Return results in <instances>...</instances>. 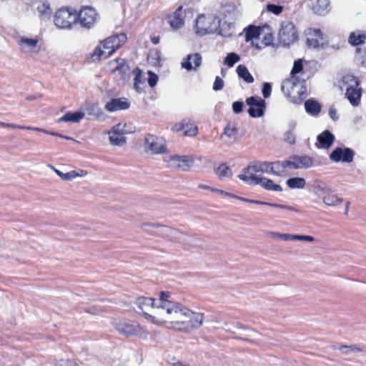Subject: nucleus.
Segmentation results:
<instances>
[{
  "label": "nucleus",
  "mask_w": 366,
  "mask_h": 366,
  "mask_svg": "<svg viewBox=\"0 0 366 366\" xmlns=\"http://www.w3.org/2000/svg\"><path fill=\"white\" fill-rule=\"evenodd\" d=\"M204 319L203 313L195 312L173 301L170 293L164 291L159 293V305L156 315L152 317L153 324L165 325L169 329L184 333L199 329Z\"/></svg>",
  "instance_id": "f257e3e1"
},
{
  "label": "nucleus",
  "mask_w": 366,
  "mask_h": 366,
  "mask_svg": "<svg viewBox=\"0 0 366 366\" xmlns=\"http://www.w3.org/2000/svg\"><path fill=\"white\" fill-rule=\"evenodd\" d=\"M111 324L116 332L124 337H139L146 339L148 336L147 329L137 321L126 318H114Z\"/></svg>",
  "instance_id": "f03ea898"
},
{
  "label": "nucleus",
  "mask_w": 366,
  "mask_h": 366,
  "mask_svg": "<svg viewBox=\"0 0 366 366\" xmlns=\"http://www.w3.org/2000/svg\"><path fill=\"white\" fill-rule=\"evenodd\" d=\"M220 24L221 19L215 14H199L195 20L194 31L197 35L200 36L212 33L222 35Z\"/></svg>",
  "instance_id": "7ed1b4c3"
},
{
  "label": "nucleus",
  "mask_w": 366,
  "mask_h": 366,
  "mask_svg": "<svg viewBox=\"0 0 366 366\" xmlns=\"http://www.w3.org/2000/svg\"><path fill=\"white\" fill-rule=\"evenodd\" d=\"M282 91L290 102L300 104L307 97V89L304 81L291 76L282 84Z\"/></svg>",
  "instance_id": "20e7f679"
},
{
  "label": "nucleus",
  "mask_w": 366,
  "mask_h": 366,
  "mask_svg": "<svg viewBox=\"0 0 366 366\" xmlns=\"http://www.w3.org/2000/svg\"><path fill=\"white\" fill-rule=\"evenodd\" d=\"M127 40L124 34L114 35L107 38L102 42L101 46H97L92 56L95 60L107 59L110 56Z\"/></svg>",
  "instance_id": "39448f33"
},
{
  "label": "nucleus",
  "mask_w": 366,
  "mask_h": 366,
  "mask_svg": "<svg viewBox=\"0 0 366 366\" xmlns=\"http://www.w3.org/2000/svg\"><path fill=\"white\" fill-rule=\"evenodd\" d=\"M141 228L149 234L167 237L174 241H179L181 235L183 234L182 232L174 228L159 224L143 223L141 224Z\"/></svg>",
  "instance_id": "423d86ee"
},
{
  "label": "nucleus",
  "mask_w": 366,
  "mask_h": 366,
  "mask_svg": "<svg viewBox=\"0 0 366 366\" xmlns=\"http://www.w3.org/2000/svg\"><path fill=\"white\" fill-rule=\"evenodd\" d=\"M271 169L272 167H270L269 162H254L248 165V167L238 175V177L249 184L254 181L253 179L262 178L257 174V173L270 174Z\"/></svg>",
  "instance_id": "0eeeda50"
},
{
  "label": "nucleus",
  "mask_w": 366,
  "mask_h": 366,
  "mask_svg": "<svg viewBox=\"0 0 366 366\" xmlns=\"http://www.w3.org/2000/svg\"><path fill=\"white\" fill-rule=\"evenodd\" d=\"M343 86L346 87V97L350 104L357 106L360 102L361 89L358 88L359 82L355 76L351 74L342 77Z\"/></svg>",
  "instance_id": "6e6552de"
},
{
  "label": "nucleus",
  "mask_w": 366,
  "mask_h": 366,
  "mask_svg": "<svg viewBox=\"0 0 366 366\" xmlns=\"http://www.w3.org/2000/svg\"><path fill=\"white\" fill-rule=\"evenodd\" d=\"M77 21V13L72 8L59 9L54 15V24L60 29H69Z\"/></svg>",
  "instance_id": "1a4fd4ad"
},
{
  "label": "nucleus",
  "mask_w": 366,
  "mask_h": 366,
  "mask_svg": "<svg viewBox=\"0 0 366 366\" xmlns=\"http://www.w3.org/2000/svg\"><path fill=\"white\" fill-rule=\"evenodd\" d=\"M278 36L280 43L283 46H290L298 39L297 31L294 24L289 21L282 23Z\"/></svg>",
  "instance_id": "9d476101"
},
{
  "label": "nucleus",
  "mask_w": 366,
  "mask_h": 366,
  "mask_svg": "<svg viewBox=\"0 0 366 366\" xmlns=\"http://www.w3.org/2000/svg\"><path fill=\"white\" fill-rule=\"evenodd\" d=\"M16 44L19 50L31 56H36L40 51L39 40L37 38H30L26 36L16 37Z\"/></svg>",
  "instance_id": "9b49d317"
},
{
  "label": "nucleus",
  "mask_w": 366,
  "mask_h": 366,
  "mask_svg": "<svg viewBox=\"0 0 366 366\" xmlns=\"http://www.w3.org/2000/svg\"><path fill=\"white\" fill-rule=\"evenodd\" d=\"M196 160L194 156H170L167 160V166L174 171H188L193 165Z\"/></svg>",
  "instance_id": "f8f14e48"
},
{
  "label": "nucleus",
  "mask_w": 366,
  "mask_h": 366,
  "mask_svg": "<svg viewBox=\"0 0 366 366\" xmlns=\"http://www.w3.org/2000/svg\"><path fill=\"white\" fill-rule=\"evenodd\" d=\"M134 304L137 307L138 310L143 313L144 317L148 321L152 322V317L156 315L157 308L159 305V301L157 304H155L154 300L152 298L139 297L135 300Z\"/></svg>",
  "instance_id": "ddd939ff"
},
{
  "label": "nucleus",
  "mask_w": 366,
  "mask_h": 366,
  "mask_svg": "<svg viewBox=\"0 0 366 366\" xmlns=\"http://www.w3.org/2000/svg\"><path fill=\"white\" fill-rule=\"evenodd\" d=\"M244 132L235 122H229L224 127L220 138L226 144H232L242 138Z\"/></svg>",
  "instance_id": "4468645a"
},
{
  "label": "nucleus",
  "mask_w": 366,
  "mask_h": 366,
  "mask_svg": "<svg viewBox=\"0 0 366 366\" xmlns=\"http://www.w3.org/2000/svg\"><path fill=\"white\" fill-rule=\"evenodd\" d=\"M99 15L96 10L89 6H84L77 14V20L80 24L86 28L92 27L98 21Z\"/></svg>",
  "instance_id": "2eb2a0df"
},
{
  "label": "nucleus",
  "mask_w": 366,
  "mask_h": 366,
  "mask_svg": "<svg viewBox=\"0 0 366 366\" xmlns=\"http://www.w3.org/2000/svg\"><path fill=\"white\" fill-rule=\"evenodd\" d=\"M246 103L249 106L248 114L250 117L257 118L264 115L266 103L260 97H250L246 99Z\"/></svg>",
  "instance_id": "dca6fc26"
},
{
  "label": "nucleus",
  "mask_w": 366,
  "mask_h": 366,
  "mask_svg": "<svg viewBox=\"0 0 366 366\" xmlns=\"http://www.w3.org/2000/svg\"><path fill=\"white\" fill-rule=\"evenodd\" d=\"M145 149L152 154H162L165 152V141L163 138L153 134L145 137Z\"/></svg>",
  "instance_id": "f3484780"
},
{
  "label": "nucleus",
  "mask_w": 366,
  "mask_h": 366,
  "mask_svg": "<svg viewBox=\"0 0 366 366\" xmlns=\"http://www.w3.org/2000/svg\"><path fill=\"white\" fill-rule=\"evenodd\" d=\"M354 157L355 152L348 147H336L330 154V159L334 162L350 163Z\"/></svg>",
  "instance_id": "a211bd4d"
},
{
  "label": "nucleus",
  "mask_w": 366,
  "mask_h": 366,
  "mask_svg": "<svg viewBox=\"0 0 366 366\" xmlns=\"http://www.w3.org/2000/svg\"><path fill=\"white\" fill-rule=\"evenodd\" d=\"M287 168L297 169H308L313 166L314 160L309 156H294L288 160H285Z\"/></svg>",
  "instance_id": "6ab92c4d"
},
{
  "label": "nucleus",
  "mask_w": 366,
  "mask_h": 366,
  "mask_svg": "<svg viewBox=\"0 0 366 366\" xmlns=\"http://www.w3.org/2000/svg\"><path fill=\"white\" fill-rule=\"evenodd\" d=\"M187 9H183L182 6H179L172 14L168 16V23L174 30H178L184 25V16Z\"/></svg>",
  "instance_id": "aec40b11"
},
{
  "label": "nucleus",
  "mask_w": 366,
  "mask_h": 366,
  "mask_svg": "<svg viewBox=\"0 0 366 366\" xmlns=\"http://www.w3.org/2000/svg\"><path fill=\"white\" fill-rule=\"evenodd\" d=\"M307 44L310 48H318L324 44V38L320 29H310L307 31Z\"/></svg>",
  "instance_id": "412c9836"
},
{
  "label": "nucleus",
  "mask_w": 366,
  "mask_h": 366,
  "mask_svg": "<svg viewBox=\"0 0 366 366\" xmlns=\"http://www.w3.org/2000/svg\"><path fill=\"white\" fill-rule=\"evenodd\" d=\"M202 56L199 53L188 54L182 59L181 66L187 71H197L202 64Z\"/></svg>",
  "instance_id": "4be33fe9"
},
{
  "label": "nucleus",
  "mask_w": 366,
  "mask_h": 366,
  "mask_svg": "<svg viewBox=\"0 0 366 366\" xmlns=\"http://www.w3.org/2000/svg\"><path fill=\"white\" fill-rule=\"evenodd\" d=\"M172 130L175 132L182 131L185 136L194 137L197 134V127L191 123L188 119H183L182 122L176 123Z\"/></svg>",
  "instance_id": "5701e85b"
},
{
  "label": "nucleus",
  "mask_w": 366,
  "mask_h": 366,
  "mask_svg": "<svg viewBox=\"0 0 366 366\" xmlns=\"http://www.w3.org/2000/svg\"><path fill=\"white\" fill-rule=\"evenodd\" d=\"M312 192L317 197L322 198L325 194L331 192L326 182L320 179H315L310 183Z\"/></svg>",
  "instance_id": "b1692460"
},
{
  "label": "nucleus",
  "mask_w": 366,
  "mask_h": 366,
  "mask_svg": "<svg viewBox=\"0 0 366 366\" xmlns=\"http://www.w3.org/2000/svg\"><path fill=\"white\" fill-rule=\"evenodd\" d=\"M130 103L128 99L124 97L112 99L105 105V109L110 112L119 110H124L129 109Z\"/></svg>",
  "instance_id": "393cba45"
},
{
  "label": "nucleus",
  "mask_w": 366,
  "mask_h": 366,
  "mask_svg": "<svg viewBox=\"0 0 366 366\" xmlns=\"http://www.w3.org/2000/svg\"><path fill=\"white\" fill-rule=\"evenodd\" d=\"M254 181L250 182V184L260 185L262 188L268 191L282 192V187L268 178L263 177L262 179H253Z\"/></svg>",
  "instance_id": "a878e982"
},
{
  "label": "nucleus",
  "mask_w": 366,
  "mask_h": 366,
  "mask_svg": "<svg viewBox=\"0 0 366 366\" xmlns=\"http://www.w3.org/2000/svg\"><path fill=\"white\" fill-rule=\"evenodd\" d=\"M115 61L117 63V66L113 69V72H119L123 80L129 79L130 74V68L129 65L126 64L124 59H117Z\"/></svg>",
  "instance_id": "bb28decb"
},
{
  "label": "nucleus",
  "mask_w": 366,
  "mask_h": 366,
  "mask_svg": "<svg viewBox=\"0 0 366 366\" xmlns=\"http://www.w3.org/2000/svg\"><path fill=\"white\" fill-rule=\"evenodd\" d=\"M317 141L321 144L320 147L328 149L333 144L335 136L329 130H325L317 136Z\"/></svg>",
  "instance_id": "cd10ccee"
},
{
  "label": "nucleus",
  "mask_w": 366,
  "mask_h": 366,
  "mask_svg": "<svg viewBox=\"0 0 366 366\" xmlns=\"http://www.w3.org/2000/svg\"><path fill=\"white\" fill-rule=\"evenodd\" d=\"M260 36V30L258 27L254 26H249L247 29H245V40L246 41H252L253 46H254V40L259 39ZM255 46L257 49L262 48V46L256 44Z\"/></svg>",
  "instance_id": "c85d7f7f"
},
{
  "label": "nucleus",
  "mask_w": 366,
  "mask_h": 366,
  "mask_svg": "<svg viewBox=\"0 0 366 366\" xmlns=\"http://www.w3.org/2000/svg\"><path fill=\"white\" fill-rule=\"evenodd\" d=\"M132 73L134 75V88L138 93H141L142 92L144 86L142 71L140 69L137 67L133 69Z\"/></svg>",
  "instance_id": "c756f323"
},
{
  "label": "nucleus",
  "mask_w": 366,
  "mask_h": 366,
  "mask_svg": "<svg viewBox=\"0 0 366 366\" xmlns=\"http://www.w3.org/2000/svg\"><path fill=\"white\" fill-rule=\"evenodd\" d=\"M84 117V113L82 112L78 111L75 112L74 113H66L61 117H60L57 122H70L74 123H78Z\"/></svg>",
  "instance_id": "7c9ffc66"
},
{
  "label": "nucleus",
  "mask_w": 366,
  "mask_h": 366,
  "mask_svg": "<svg viewBox=\"0 0 366 366\" xmlns=\"http://www.w3.org/2000/svg\"><path fill=\"white\" fill-rule=\"evenodd\" d=\"M310 6L315 13L323 14L329 6V0H309Z\"/></svg>",
  "instance_id": "2f4dec72"
},
{
  "label": "nucleus",
  "mask_w": 366,
  "mask_h": 366,
  "mask_svg": "<svg viewBox=\"0 0 366 366\" xmlns=\"http://www.w3.org/2000/svg\"><path fill=\"white\" fill-rule=\"evenodd\" d=\"M55 173L61 179H62L63 180H65V181L72 180L73 179H74L77 177H84L87 174V172L84 170H79V172L73 170V171H71V172H69L66 173H64L59 169H55Z\"/></svg>",
  "instance_id": "473e14b6"
},
{
  "label": "nucleus",
  "mask_w": 366,
  "mask_h": 366,
  "mask_svg": "<svg viewBox=\"0 0 366 366\" xmlns=\"http://www.w3.org/2000/svg\"><path fill=\"white\" fill-rule=\"evenodd\" d=\"M349 43L353 46H359L366 43V32H352L348 38Z\"/></svg>",
  "instance_id": "72a5a7b5"
},
{
  "label": "nucleus",
  "mask_w": 366,
  "mask_h": 366,
  "mask_svg": "<svg viewBox=\"0 0 366 366\" xmlns=\"http://www.w3.org/2000/svg\"><path fill=\"white\" fill-rule=\"evenodd\" d=\"M306 112L311 115H317L321 112V105L314 99H308L305 102Z\"/></svg>",
  "instance_id": "f704fd0d"
},
{
  "label": "nucleus",
  "mask_w": 366,
  "mask_h": 366,
  "mask_svg": "<svg viewBox=\"0 0 366 366\" xmlns=\"http://www.w3.org/2000/svg\"><path fill=\"white\" fill-rule=\"evenodd\" d=\"M216 175L221 180H226L232 177V172L225 164H219L214 170Z\"/></svg>",
  "instance_id": "c9c22d12"
},
{
  "label": "nucleus",
  "mask_w": 366,
  "mask_h": 366,
  "mask_svg": "<svg viewBox=\"0 0 366 366\" xmlns=\"http://www.w3.org/2000/svg\"><path fill=\"white\" fill-rule=\"evenodd\" d=\"M237 73L239 78L242 79L245 82L252 84L254 79L248 69L244 65H239L237 67Z\"/></svg>",
  "instance_id": "e433bc0d"
},
{
  "label": "nucleus",
  "mask_w": 366,
  "mask_h": 366,
  "mask_svg": "<svg viewBox=\"0 0 366 366\" xmlns=\"http://www.w3.org/2000/svg\"><path fill=\"white\" fill-rule=\"evenodd\" d=\"M285 241H307V242H314L315 239L313 237L309 235H300V234H281V239Z\"/></svg>",
  "instance_id": "4c0bfd02"
},
{
  "label": "nucleus",
  "mask_w": 366,
  "mask_h": 366,
  "mask_svg": "<svg viewBox=\"0 0 366 366\" xmlns=\"http://www.w3.org/2000/svg\"><path fill=\"white\" fill-rule=\"evenodd\" d=\"M286 184L290 189H304L306 180L302 177H292L287 180Z\"/></svg>",
  "instance_id": "58836bf2"
},
{
  "label": "nucleus",
  "mask_w": 366,
  "mask_h": 366,
  "mask_svg": "<svg viewBox=\"0 0 366 366\" xmlns=\"http://www.w3.org/2000/svg\"><path fill=\"white\" fill-rule=\"evenodd\" d=\"M322 202L328 206H337L343 202L342 198H339L337 195L331 194V192L325 194L322 198Z\"/></svg>",
  "instance_id": "ea45409f"
},
{
  "label": "nucleus",
  "mask_w": 366,
  "mask_h": 366,
  "mask_svg": "<svg viewBox=\"0 0 366 366\" xmlns=\"http://www.w3.org/2000/svg\"><path fill=\"white\" fill-rule=\"evenodd\" d=\"M285 160L282 162H269L270 167H272L271 173L276 176H280L284 172V169L287 168Z\"/></svg>",
  "instance_id": "a19ab883"
},
{
  "label": "nucleus",
  "mask_w": 366,
  "mask_h": 366,
  "mask_svg": "<svg viewBox=\"0 0 366 366\" xmlns=\"http://www.w3.org/2000/svg\"><path fill=\"white\" fill-rule=\"evenodd\" d=\"M109 139L111 144L114 146L122 147L126 144V138L123 136L124 134H109Z\"/></svg>",
  "instance_id": "79ce46f5"
},
{
  "label": "nucleus",
  "mask_w": 366,
  "mask_h": 366,
  "mask_svg": "<svg viewBox=\"0 0 366 366\" xmlns=\"http://www.w3.org/2000/svg\"><path fill=\"white\" fill-rule=\"evenodd\" d=\"M239 61L240 56L234 52H231L227 54V55L224 58V63L229 67H232L235 63Z\"/></svg>",
  "instance_id": "37998d69"
},
{
  "label": "nucleus",
  "mask_w": 366,
  "mask_h": 366,
  "mask_svg": "<svg viewBox=\"0 0 366 366\" xmlns=\"http://www.w3.org/2000/svg\"><path fill=\"white\" fill-rule=\"evenodd\" d=\"M303 69V60L302 59H299L297 61H295L293 67L291 71V76L295 77V75L301 72Z\"/></svg>",
  "instance_id": "c03bdc74"
},
{
  "label": "nucleus",
  "mask_w": 366,
  "mask_h": 366,
  "mask_svg": "<svg viewBox=\"0 0 366 366\" xmlns=\"http://www.w3.org/2000/svg\"><path fill=\"white\" fill-rule=\"evenodd\" d=\"M27 130L40 132H42V133H44V134H50V135H52V136L64 138V139H70L69 137L63 136L62 134H61L59 133L54 132H49V131L46 130L44 129H42V128L33 127H30L29 126V129H28Z\"/></svg>",
  "instance_id": "a18cd8bd"
},
{
  "label": "nucleus",
  "mask_w": 366,
  "mask_h": 366,
  "mask_svg": "<svg viewBox=\"0 0 366 366\" xmlns=\"http://www.w3.org/2000/svg\"><path fill=\"white\" fill-rule=\"evenodd\" d=\"M148 59L152 64L157 65L160 62V54L158 51H152L148 55Z\"/></svg>",
  "instance_id": "49530a36"
},
{
  "label": "nucleus",
  "mask_w": 366,
  "mask_h": 366,
  "mask_svg": "<svg viewBox=\"0 0 366 366\" xmlns=\"http://www.w3.org/2000/svg\"><path fill=\"white\" fill-rule=\"evenodd\" d=\"M0 127H6V128H12V129H25V130H27L28 129H29V126L19 125V124H13V123H6V122H0Z\"/></svg>",
  "instance_id": "de8ad7c7"
},
{
  "label": "nucleus",
  "mask_w": 366,
  "mask_h": 366,
  "mask_svg": "<svg viewBox=\"0 0 366 366\" xmlns=\"http://www.w3.org/2000/svg\"><path fill=\"white\" fill-rule=\"evenodd\" d=\"M124 127V125L117 124L112 128L111 131H109L108 134H124L125 133Z\"/></svg>",
  "instance_id": "09e8293b"
},
{
  "label": "nucleus",
  "mask_w": 366,
  "mask_h": 366,
  "mask_svg": "<svg viewBox=\"0 0 366 366\" xmlns=\"http://www.w3.org/2000/svg\"><path fill=\"white\" fill-rule=\"evenodd\" d=\"M272 92V86L269 83L264 82L262 85V93L263 97L267 99L269 98Z\"/></svg>",
  "instance_id": "8fccbe9b"
},
{
  "label": "nucleus",
  "mask_w": 366,
  "mask_h": 366,
  "mask_svg": "<svg viewBox=\"0 0 366 366\" xmlns=\"http://www.w3.org/2000/svg\"><path fill=\"white\" fill-rule=\"evenodd\" d=\"M284 139L287 143L290 144H294L296 141V137L293 132L290 130L285 133Z\"/></svg>",
  "instance_id": "3c124183"
},
{
  "label": "nucleus",
  "mask_w": 366,
  "mask_h": 366,
  "mask_svg": "<svg viewBox=\"0 0 366 366\" xmlns=\"http://www.w3.org/2000/svg\"><path fill=\"white\" fill-rule=\"evenodd\" d=\"M148 75H149V77H148L149 85L151 87L155 86L157 83V81H158V76L155 73H154L151 71H148Z\"/></svg>",
  "instance_id": "603ef678"
},
{
  "label": "nucleus",
  "mask_w": 366,
  "mask_h": 366,
  "mask_svg": "<svg viewBox=\"0 0 366 366\" xmlns=\"http://www.w3.org/2000/svg\"><path fill=\"white\" fill-rule=\"evenodd\" d=\"M267 9L268 11L272 12L276 15L280 14L282 11V7L281 6L271 4L267 6Z\"/></svg>",
  "instance_id": "864d4df0"
},
{
  "label": "nucleus",
  "mask_w": 366,
  "mask_h": 366,
  "mask_svg": "<svg viewBox=\"0 0 366 366\" xmlns=\"http://www.w3.org/2000/svg\"><path fill=\"white\" fill-rule=\"evenodd\" d=\"M224 81L219 76H216L213 84V89L216 92L222 90L224 87Z\"/></svg>",
  "instance_id": "5fc2aeb1"
},
{
  "label": "nucleus",
  "mask_w": 366,
  "mask_h": 366,
  "mask_svg": "<svg viewBox=\"0 0 366 366\" xmlns=\"http://www.w3.org/2000/svg\"><path fill=\"white\" fill-rule=\"evenodd\" d=\"M56 366H77V364L72 360H61Z\"/></svg>",
  "instance_id": "6e6d98bb"
},
{
  "label": "nucleus",
  "mask_w": 366,
  "mask_h": 366,
  "mask_svg": "<svg viewBox=\"0 0 366 366\" xmlns=\"http://www.w3.org/2000/svg\"><path fill=\"white\" fill-rule=\"evenodd\" d=\"M269 206L273 207H277V208H280V209H287L289 211L297 212V210L295 208H294L293 207L286 205V204L270 203V204H269Z\"/></svg>",
  "instance_id": "4d7b16f0"
},
{
  "label": "nucleus",
  "mask_w": 366,
  "mask_h": 366,
  "mask_svg": "<svg viewBox=\"0 0 366 366\" xmlns=\"http://www.w3.org/2000/svg\"><path fill=\"white\" fill-rule=\"evenodd\" d=\"M273 40L274 37L272 34H268L263 37L262 44H263L264 46H269L272 44Z\"/></svg>",
  "instance_id": "13d9d810"
},
{
  "label": "nucleus",
  "mask_w": 366,
  "mask_h": 366,
  "mask_svg": "<svg viewBox=\"0 0 366 366\" xmlns=\"http://www.w3.org/2000/svg\"><path fill=\"white\" fill-rule=\"evenodd\" d=\"M243 103L241 102H234L232 104V109L235 114H239L242 111Z\"/></svg>",
  "instance_id": "bf43d9fd"
},
{
  "label": "nucleus",
  "mask_w": 366,
  "mask_h": 366,
  "mask_svg": "<svg viewBox=\"0 0 366 366\" xmlns=\"http://www.w3.org/2000/svg\"><path fill=\"white\" fill-rule=\"evenodd\" d=\"M38 11L41 14V16H47L50 15L51 9L49 6H46L44 4H42L40 6H38Z\"/></svg>",
  "instance_id": "052dcab7"
},
{
  "label": "nucleus",
  "mask_w": 366,
  "mask_h": 366,
  "mask_svg": "<svg viewBox=\"0 0 366 366\" xmlns=\"http://www.w3.org/2000/svg\"><path fill=\"white\" fill-rule=\"evenodd\" d=\"M211 191L212 192H217L219 194H222L224 197H232V193H229V192H227L226 191H224V190H222V189H211Z\"/></svg>",
  "instance_id": "680f3d73"
},
{
  "label": "nucleus",
  "mask_w": 366,
  "mask_h": 366,
  "mask_svg": "<svg viewBox=\"0 0 366 366\" xmlns=\"http://www.w3.org/2000/svg\"><path fill=\"white\" fill-rule=\"evenodd\" d=\"M329 114L333 120H337L338 119V116L337 114V111L335 107H331L329 109Z\"/></svg>",
  "instance_id": "e2e57ef3"
},
{
  "label": "nucleus",
  "mask_w": 366,
  "mask_h": 366,
  "mask_svg": "<svg viewBox=\"0 0 366 366\" xmlns=\"http://www.w3.org/2000/svg\"><path fill=\"white\" fill-rule=\"evenodd\" d=\"M281 234L282 233H280V232H270L268 233L267 236L269 237H271V238H274V239H281Z\"/></svg>",
  "instance_id": "0e129e2a"
},
{
  "label": "nucleus",
  "mask_w": 366,
  "mask_h": 366,
  "mask_svg": "<svg viewBox=\"0 0 366 366\" xmlns=\"http://www.w3.org/2000/svg\"><path fill=\"white\" fill-rule=\"evenodd\" d=\"M250 203L259 204V205H268V206H269V204H270V202H262V201L254 200V199H251Z\"/></svg>",
  "instance_id": "69168bd1"
},
{
  "label": "nucleus",
  "mask_w": 366,
  "mask_h": 366,
  "mask_svg": "<svg viewBox=\"0 0 366 366\" xmlns=\"http://www.w3.org/2000/svg\"><path fill=\"white\" fill-rule=\"evenodd\" d=\"M232 198L239 199V200L242 201V202H249V203H250V201H251L250 199L239 197V196H237L236 194H232Z\"/></svg>",
  "instance_id": "338daca9"
},
{
  "label": "nucleus",
  "mask_w": 366,
  "mask_h": 366,
  "mask_svg": "<svg viewBox=\"0 0 366 366\" xmlns=\"http://www.w3.org/2000/svg\"><path fill=\"white\" fill-rule=\"evenodd\" d=\"M86 312L93 315H97L99 313V310L95 307L88 308L86 310Z\"/></svg>",
  "instance_id": "774afa93"
}]
</instances>
